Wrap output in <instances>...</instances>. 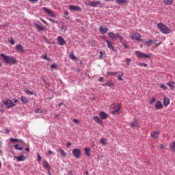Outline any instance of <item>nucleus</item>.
Segmentation results:
<instances>
[{"instance_id": "obj_1", "label": "nucleus", "mask_w": 175, "mask_h": 175, "mask_svg": "<svg viewBox=\"0 0 175 175\" xmlns=\"http://www.w3.org/2000/svg\"><path fill=\"white\" fill-rule=\"evenodd\" d=\"M0 56L5 64H8L9 65H16L17 64V59L13 56L6 55L3 53H1Z\"/></svg>"}, {"instance_id": "obj_2", "label": "nucleus", "mask_w": 175, "mask_h": 175, "mask_svg": "<svg viewBox=\"0 0 175 175\" xmlns=\"http://www.w3.org/2000/svg\"><path fill=\"white\" fill-rule=\"evenodd\" d=\"M157 28H159L161 32H162V33H164L165 35H167L171 32L170 29L162 23L157 24Z\"/></svg>"}, {"instance_id": "obj_3", "label": "nucleus", "mask_w": 175, "mask_h": 175, "mask_svg": "<svg viewBox=\"0 0 175 175\" xmlns=\"http://www.w3.org/2000/svg\"><path fill=\"white\" fill-rule=\"evenodd\" d=\"M120 110H121V105L120 104L112 105L111 106V113L112 114H116V115L120 114Z\"/></svg>"}, {"instance_id": "obj_4", "label": "nucleus", "mask_w": 175, "mask_h": 175, "mask_svg": "<svg viewBox=\"0 0 175 175\" xmlns=\"http://www.w3.org/2000/svg\"><path fill=\"white\" fill-rule=\"evenodd\" d=\"M135 54L137 57V58H143L144 59H146V58H148L150 59L151 58V54H146L143 52H141L140 51H135Z\"/></svg>"}, {"instance_id": "obj_5", "label": "nucleus", "mask_w": 175, "mask_h": 175, "mask_svg": "<svg viewBox=\"0 0 175 175\" xmlns=\"http://www.w3.org/2000/svg\"><path fill=\"white\" fill-rule=\"evenodd\" d=\"M3 103L5 105V109H12V107H14V106H16V104L13 103V101L10 99L3 100Z\"/></svg>"}, {"instance_id": "obj_6", "label": "nucleus", "mask_w": 175, "mask_h": 175, "mask_svg": "<svg viewBox=\"0 0 175 175\" xmlns=\"http://www.w3.org/2000/svg\"><path fill=\"white\" fill-rule=\"evenodd\" d=\"M108 36L112 40H118V39H119V38H120V36H121V35H120V33H115L113 32H109L108 33Z\"/></svg>"}, {"instance_id": "obj_7", "label": "nucleus", "mask_w": 175, "mask_h": 175, "mask_svg": "<svg viewBox=\"0 0 175 175\" xmlns=\"http://www.w3.org/2000/svg\"><path fill=\"white\" fill-rule=\"evenodd\" d=\"M72 154L77 159H80V157H81V150L79 148H75L72 150Z\"/></svg>"}, {"instance_id": "obj_8", "label": "nucleus", "mask_w": 175, "mask_h": 175, "mask_svg": "<svg viewBox=\"0 0 175 175\" xmlns=\"http://www.w3.org/2000/svg\"><path fill=\"white\" fill-rule=\"evenodd\" d=\"M130 36L132 38V39H135V40H140V42H143L142 36L139 33H132Z\"/></svg>"}, {"instance_id": "obj_9", "label": "nucleus", "mask_w": 175, "mask_h": 175, "mask_svg": "<svg viewBox=\"0 0 175 175\" xmlns=\"http://www.w3.org/2000/svg\"><path fill=\"white\" fill-rule=\"evenodd\" d=\"M103 39H104L105 42H106L107 44V47L110 49L112 50V51H115L114 46H113V42L111 41H109L106 38V37H103Z\"/></svg>"}, {"instance_id": "obj_10", "label": "nucleus", "mask_w": 175, "mask_h": 175, "mask_svg": "<svg viewBox=\"0 0 175 175\" xmlns=\"http://www.w3.org/2000/svg\"><path fill=\"white\" fill-rule=\"evenodd\" d=\"M42 10H44V12H46V14H49L50 17H55V14H54V12H53L51 10L48 9L46 7H43Z\"/></svg>"}, {"instance_id": "obj_11", "label": "nucleus", "mask_w": 175, "mask_h": 175, "mask_svg": "<svg viewBox=\"0 0 175 175\" xmlns=\"http://www.w3.org/2000/svg\"><path fill=\"white\" fill-rule=\"evenodd\" d=\"M57 42L59 46H64V44H66V41L62 38L61 36H57Z\"/></svg>"}, {"instance_id": "obj_12", "label": "nucleus", "mask_w": 175, "mask_h": 175, "mask_svg": "<svg viewBox=\"0 0 175 175\" xmlns=\"http://www.w3.org/2000/svg\"><path fill=\"white\" fill-rule=\"evenodd\" d=\"M154 107L157 110H161L163 107V104H162L161 100H157L155 103Z\"/></svg>"}, {"instance_id": "obj_13", "label": "nucleus", "mask_w": 175, "mask_h": 175, "mask_svg": "<svg viewBox=\"0 0 175 175\" xmlns=\"http://www.w3.org/2000/svg\"><path fill=\"white\" fill-rule=\"evenodd\" d=\"M86 5H88V6H92L93 8H95L98 6V5H102V3H100V1H90Z\"/></svg>"}, {"instance_id": "obj_14", "label": "nucleus", "mask_w": 175, "mask_h": 175, "mask_svg": "<svg viewBox=\"0 0 175 175\" xmlns=\"http://www.w3.org/2000/svg\"><path fill=\"white\" fill-rule=\"evenodd\" d=\"M99 117H100V120H106V118H107L109 117V115L107 113H106V112H105V111H100L99 113Z\"/></svg>"}, {"instance_id": "obj_15", "label": "nucleus", "mask_w": 175, "mask_h": 175, "mask_svg": "<svg viewBox=\"0 0 175 175\" xmlns=\"http://www.w3.org/2000/svg\"><path fill=\"white\" fill-rule=\"evenodd\" d=\"M131 128H140V126H139V122L137 121V119H135L133 122H132L131 124Z\"/></svg>"}, {"instance_id": "obj_16", "label": "nucleus", "mask_w": 175, "mask_h": 175, "mask_svg": "<svg viewBox=\"0 0 175 175\" xmlns=\"http://www.w3.org/2000/svg\"><path fill=\"white\" fill-rule=\"evenodd\" d=\"M70 10H74V12H81V8L77 5H70Z\"/></svg>"}, {"instance_id": "obj_17", "label": "nucleus", "mask_w": 175, "mask_h": 175, "mask_svg": "<svg viewBox=\"0 0 175 175\" xmlns=\"http://www.w3.org/2000/svg\"><path fill=\"white\" fill-rule=\"evenodd\" d=\"M98 31H100L101 33H107V32H109V29L105 26H100L98 29Z\"/></svg>"}, {"instance_id": "obj_18", "label": "nucleus", "mask_w": 175, "mask_h": 175, "mask_svg": "<svg viewBox=\"0 0 175 175\" xmlns=\"http://www.w3.org/2000/svg\"><path fill=\"white\" fill-rule=\"evenodd\" d=\"M150 136L151 137H152V139H158V137H159V132L158 131L152 132L150 133Z\"/></svg>"}, {"instance_id": "obj_19", "label": "nucleus", "mask_w": 175, "mask_h": 175, "mask_svg": "<svg viewBox=\"0 0 175 175\" xmlns=\"http://www.w3.org/2000/svg\"><path fill=\"white\" fill-rule=\"evenodd\" d=\"M16 51H21V53H24L25 50L21 44H16Z\"/></svg>"}, {"instance_id": "obj_20", "label": "nucleus", "mask_w": 175, "mask_h": 175, "mask_svg": "<svg viewBox=\"0 0 175 175\" xmlns=\"http://www.w3.org/2000/svg\"><path fill=\"white\" fill-rule=\"evenodd\" d=\"M14 158L17 159L18 162H23V161H25V156L21 155L19 157L15 156Z\"/></svg>"}, {"instance_id": "obj_21", "label": "nucleus", "mask_w": 175, "mask_h": 175, "mask_svg": "<svg viewBox=\"0 0 175 175\" xmlns=\"http://www.w3.org/2000/svg\"><path fill=\"white\" fill-rule=\"evenodd\" d=\"M42 166H44L46 170L50 171V165H49V162L47 161H44L42 163Z\"/></svg>"}, {"instance_id": "obj_22", "label": "nucleus", "mask_w": 175, "mask_h": 175, "mask_svg": "<svg viewBox=\"0 0 175 175\" xmlns=\"http://www.w3.org/2000/svg\"><path fill=\"white\" fill-rule=\"evenodd\" d=\"M116 84L111 81H107V83H105V84L103 85L104 87H114Z\"/></svg>"}, {"instance_id": "obj_23", "label": "nucleus", "mask_w": 175, "mask_h": 175, "mask_svg": "<svg viewBox=\"0 0 175 175\" xmlns=\"http://www.w3.org/2000/svg\"><path fill=\"white\" fill-rule=\"evenodd\" d=\"M34 27L38 30V31H44V27L43 26L40 25L38 23H34Z\"/></svg>"}, {"instance_id": "obj_24", "label": "nucleus", "mask_w": 175, "mask_h": 175, "mask_svg": "<svg viewBox=\"0 0 175 175\" xmlns=\"http://www.w3.org/2000/svg\"><path fill=\"white\" fill-rule=\"evenodd\" d=\"M128 0H116V3L118 5H124L125 3H128Z\"/></svg>"}, {"instance_id": "obj_25", "label": "nucleus", "mask_w": 175, "mask_h": 175, "mask_svg": "<svg viewBox=\"0 0 175 175\" xmlns=\"http://www.w3.org/2000/svg\"><path fill=\"white\" fill-rule=\"evenodd\" d=\"M10 140L11 143H23V141L19 139L10 138Z\"/></svg>"}, {"instance_id": "obj_26", "label": "nucleus", "mask_w": 175, "mask_h": 175, "mask_svg": "<svg viewBox=\"0 0 175 175\" xmlns=\"http://www.w3.org/2000/svg\"><path fill=\"white\" fill-rule=\"evenodd\" d=\"M93 120H94V121H95L96 122H97V124H99V125H102V120H100V119L99 118V117H98V116H94V117H93Z\"/></svg>"}, {"instance_id": "obj_27", "label": "nucleus", "mask_w": 175, "mask_h": 175, "mask_svg": "<svg viewBox=\"0 0 175 175\" xmlns=\"http://www.w3.org/2000/svg\"><path fill=\"white\" fill-rule=\"evenodd\" d=\"M169 103H170V100L167 97H164L163 98V105L164 106H169Z\"/></svg>"}, {"instance_id": "obj_28", "label": "nucleus", "mask_w": 175, "mask_h": 175, "mask_svg": "<svg viewBox=\"0 0 175 175\" xmlns=\"http://www.w3.org/2000/svg\"><path fill=\"white\" fill-rule=\"evenodd\" d=\"M85 153L87 155V157H91V149L90 148H85Z\"/></svg>"}, {"instance_id": "obj_29", "label": "nucleus", "mask_w": 175, "mask_h": 175, "mask_svg": "<svg viewBox=\"0 0 175 175\" xmlns=\"http://www.w3.org/2000/svg\"><path fill=\"white\" fill-rule=\"evenodd\" d=\"M14 147L15 150H17L18 151H23V148L20 146L19 144H16V145H14Z\"/></svg>"}, {"instance_id": "obj_30", "label": "nucleus", "mask_w": 175, "mask_h": 175, "mask_svg": "<svg viewBox=\"0 0 175 175\" xmlns=\"http://www.w3.org/2000/svg\"><path fill=\"white\" fill-rule=\"evenodd\" d=\"M100 143H101V144L103 146H106V144H107V142L106 141V138H101L100 139Z\"/></svg>"}, {"instance_id": "obj_31", "label": "nucleus", "mask_w": 175, "mask_h": 175, "mask_svg": "<svg viewBox=\"0 0 175 175\" xmlns=\"http://www.w3.org/2000/svg\"><path fill=\"white\" fill-rule=\"evenodd\" d=\"M119 39H120V43H122V44H125L126 43L125 38H124V37H122V36H120Z\"/></svg>"}, {"instance_id": "obj_32", "label": "nucleus", "mask_w": 175, "mask_h": 175, "mask_svg": "<svg viewBox=\"0 0 175 175\" xmlns=\"http://www.w3.org/2000/svg\"><path fill=\"white\" fill-rule=\"evenodd\" d=\"M21 102H22V103H24L25 105V103H28V98H26L25 97L22 96H21Z\"/></svg>"}, {"instance_id": "obj_33", "label": "nucleus", "mask_w": 175, "mask_h": 175, "mask_svg": "<svg viewBox=\"0 0 175 175\" xmlns=\"http://www.w3.org/2000/svg\"><path fill=\"white\" fill-rule=\"evenodd\" d=\"M107 75H108V76H116V75H118V72H107Z\"/></svg>"}, {"instance_id": "obj_34", "label": "nucleus", "mask_w": 175, "mask_h": 175, "mask_svg": "<svg viewBox=\"0 0 175 175\" xmlns=\"http://www.w3.org/2000/svg\"><path fill=\"white\" fill-rule=\"evenodd\" d=\"M173 84L174 83H172V81L167 83V85H168V87H170L172 90H174V85Z\"/></svg>"}, {"instance_id": "obj_35", "label": "nucleus", "mask_w": 175, "mask_h": 175, "mask_svg": "<svg viewBox=\"0 0 175 175\" xmlns=\"http://www.w3.org/2000/svg\"><path fill=\"white\" fill-rule=\"evenodd\" d=\"M60 28V31H62V32H66V26L65 25H62L61 27H59Z\"/></svg>"}, {"instance_id": "obj_36", "label": "nucleus", "mask_w": 175, "mask_h": 175, "mask_svg": "<svg viewBox=\"0 0 175 175\" xmlns=\"http://www.w3.org/2000/svg\"><path fill=\"white\" fill-rule=\"evenodd\" d=\"M154 43V40H149L146 42V46H151Z\"/></svg>"}, {"instance_id": "obj_37", "label": "nucleus", "mask_w": 175, "mask_h": 175, "mask_svg": "<svg viewBox=\"0 0 175 175\" xmlns=\"http://www.w3.org/2000/svg\"><path fill=\"white\" fill-rule=\"evenodd\" d=\"M69 57L71 59H76V56H75V53H73V52H71L70 54L69 55Z\"/></svg>"}, {"instance_id": "obj_38", "label": "nucleus", "mask_w": 175, "mask_h": 175, "mask_svg": "<svg viewBox=\"0 0 175 175\" xmlns=\"http://www.w3.org/2000/svg\"><path fill=\"white\" fill-rule=\"evenodd\" d=\"M8 43H10V44H16V42H14V39H13V38L8 40Z\"/></svg>"}, {"instance_id": "obj_39", "label": "nucleus", "mask_w": 175, "mask_h": 175, "mask_svg": "<svg viewBox=\"0 0 175 175\" xmlns=\"http://www.w3.org/2000/svg\"><path fill=\"white\" fill-rule=\"evenodd\" d=\"M164 2L166 5H172L173 0H164Z\"/></svg>"}, {"instance_id": "obj_40", "label": "nucleus", "mask_w": 175, "mask_h": 175, "mask_svg": "<svg viewBox=\"0 0 175 175\" xmlns=\"http://www.w3.org/2000/svg\"><path fill=\"white\" fill-rule=\"evenodd\" d=\"M122 76H124V72H122L121 75H118V80H119L120 81H122V80H124L122 77Z\"/></svg>"}, {"instance_id": "obj_41", "label": "nucleus", "mask_w": 175, "mask_h": 175, "mask_svg": "<svg viewBox=\"0 0 175 175\" xmlns=\"http://www.w3.org/2000/svg\"><path fill=\"white\" fill-rule=\"evenodd\" d=\"M60 154H62V157H66V152L62 149H60Z\"/></svg>"}, {"instance_id": "obj_42", "label": "nucleus", "mask_w": 175, "mask_h": 175, "mask_svg": "<svg viewBox=\"0 0 175 175\" xmlns=\"http://www.w3.org/2000/svg\"><path fill=\"white\" fill-rule=\"evenodd\" d=\"M57 68H58V65L55 64H53L51 66V69H57Z\"/></svg>"}, {"instance_id": "obj_43", "label": "nucleus", "mask_w": 175, "mask_h": 175, "mask_svg": "<svg viewBox=\"0 0 175 175\" xmlns=\"http://www.w3.org/2000/svg\"><path fill=\"white\" fill-rule=\"evenodd\" d=\"M156 100H157V98H155V97L152 98L150 101V105H152V103H154V102Z\"/></svg>"}, {"instance_id": "obj_44", "label": "nucleus", "mask_w": 175, "mask_h": 175, "mask_svg": "<svg viewBox=\"0 0 175 175\" xmlns=\"http://www.w3.org/2000/svg\"><path fill=\"white\" fill-rule=\"evenodd\" d=\"M131 61H132V59H131L129 58H126L125 59V63L126 64V65H129V64H131Z\"/></svg>"}, {"instance_id": "obj_45", "label": "nucleus", "mask_w": 175, "mask_h": 175, "mask_svg": "<svg viewBox=\"0 0 175 175\" xmlns=\"http://www.w3.org/2000/svg\"><path fill=\"white\" fill-rule=\"evenodd\" d=\"M160 88L163 90H167V86H166L165 84H161Z\"/></svg>"}, {"instance_id": "obj_46", "label": "nucleus", "mask_w": 175, "mask_h": 175, "mask_svg": "<svg viewBox=\"0 0 175 175\" xmlns=\"http://www.w3.org/2000/svg\"><path fill=\"white\" fill-rule=\"evenodd\" d=\"M25 93L27 95H33V92H31V90H26Z\"/></svg>"}, {"instance_id": "obj_47", "label": "nucleus", "mask_w": 175, "mask_h": 175, "mask_svg": "<svg viewBox=\"0 0 175 175\" xmlns=\"http://www.w3.org/2000/svg\"><path fill=\"white\" fill-rule=\"evenodd\" d=\"M48 20H49V21H51V23H53V24L54 23H57L58 22L57 21H54V20H53V19H51V18H48Z\"/></svg>"}, {"instance_id": "obj_48", "label": "nucleus", "mask_w": 175, "mask_h": 175, "mask_svg": "<svg viewBox=\"0 0 175 175\" xmlns=\"http://www.w3.org/2000/svg\"><path fill=\"white\" fill-rule=\"evenodd\" d=\"M147 64H146V63H141L140 64H139V66H144V68H147Z\"/></svg>"}, {"instance_id": "obj_49", "label": "nucleus", "mask_w": 175, "mask_h": 175, "mask_svg": "<svg viewBox=\"0 0 175 175\" xmlns=\"http://www.w3.org/2000/svg\"><path fill=\"white\" fill-rule=\"evenodd\" d=\"M159 147L161 150H165V146H163V144H160Z\"/></svg>"}, {"instance_id": "obj_50", "label": "nucleus", "mask_w": 175, "mask_h": 175, "mask_svg": "<svg viewBox=\"0 0 175 175\" xmlns=\"http://www.w3.org/2000/svg\"><path fill=\"white\" fill-rule=\"evenodd\" d=\"M4 131H0V132H3V133H9V130L8 129H5L3 130Z\"/></svg>"}, {"instance_id": "obj_51", "label": "nucleus", "mask_w": 175, "mask_h": 175, "mask_svg": "<svg viewBox=\"0 0 175 175\" xmlns=\"http://www.w3.org/2000/svg\"><path fill=\"white\" fill-rule=\"evenodd\" d=\"M42 58H43L44 59H47V54L44 55L42 56Z\"/></svg>"}, {"instance_id": "obj_52", "label": "nucleus", "mask_w": 175, "mask_h": 175, "mask_svg": "<svg viewBox=\"0 0 175 175\" xmlns=\"http://www.w3.org/2000/svg\"><path fill=\"white\" fill-rule=\"evenodd\" d=\"M64 14L65 16H68V15H69V12L65 11V12H64Z\"/></svg>"}, {"instance_id": "obj_53", "label": "nucleus", "mask_w": 175, "mask_h": 175, "mask_svg": "<svg viewBox=\"0 0 175 175\" xmlns=\"http://www.w3.org/2000/svg\"><path fill=\"white\" fill-rule=\"evenodd\" d=\"M38 161H40L42 159V157L39 155V153H38Z\"/></svg>"}, {"instance_id": "obj_54", "label": "nucleus", "mask_w": 175, "mask_h": 175, "mask_svg": "<svg viewBox=\"0 0 175 175\" xmlns=\"http://www.w3.org/2000/svg\"><path fill=\"white\" fill-rule=\"evenodd\" d=\"M73 122H75V124H77L79 122V120H77V119H74Z\"/></svg>"}, {"instance_id": "obj_55", "label": "nucleus", "mask_w": 175, "mask_h": 175, "mask_svg": "<svg viewBox=\"0 0 175 175\" xmlns=\"http://www.w3.org/2000/svg\"><path fill=\"white\" fill-rule=\"evenodd\" d=\"M67 174H70V175L72 174V170H68V171L67 172Z\"/></svg>"}, {"instance_id": "obj_56", "label": "nucleus", "mask_w": 175, "mask_h": 175, "mask_svg": "<svg viewBox=\"0 0 175 175\" xmlns=\"http://www.w3.org/2000/svg\"><path fill=\"white\" fill-rule=\"evenodd\" d=\"M70 146H72V143L68 142V144H67L68 148H69V147H70Z\"/></svg>"}, {"instance_id": "obj_57", "label": "nucleus", "mask_w": 175, "mask_h": 175, "mask_svg": "<svg viewBox=\"0 0 175 175\" xmlns=\"http://www.w3.org/2000/svg\"><path fill=\"white\" fill-rule=\"evenodd\" d=\"M49 154L50 155H53V154H54V152H53V151H51V150H49Z\"/></svg>"}, {"instance_id": "obj_58", "label": "nucleus", "mask_w": 175, "mask_h": 175, "mask_svg": "<svg viewBox=\"0 0 175 175\" xmlns=\"http://www.w3.org/2000/svg\"><path fill=\"white\" fill-rule=\"evenodd\" d=\"M100 58L102 59V55H103V52L100 51Z\"/></svg>"}, {"instance_id": "obj_59", "label": "nucleus", "mask_w": 175, "mask_h": 175, "mask_svg": "<svg viewBox=\"0 0 175 175\" xmlns=\"http://www.w3.org/2000/svg\"><path fill=\"white\" fill-rule=\"evenodd\" d=\"M29 2H38L39 0H28Z\"/></svg>"}, {"instance_id": "obj_60", "label": "nucleus", "mask_w": 175, "mask_h": 175, "mask_svg": "<svg viewBox=\"0 0 175 175\" xmlns=\"http://www.w3.org/2000/svg\"><path fill=\"white\" fill-rule=\"evenodd\" d=\"M17 102H18V100H14V105H15V106H16V105L17 104Z\"/></svg>"}, {"instance_id": "obj_61", "label": "nucleus", "mask_w": 175, "mask_h": 175, "mask_svg": "<svg viewBox=\"0 0 175 175\" xmlns=\"http://www.w3.org/2000/svg\"><path fill=\"white\" fill-rule=\"evenodd\" d=\"M41 21L42 23H44V24H47V22H46V21L43 20V19H41Z\"/></svg>"}, {"instance_id": "obj_62", "label": "nucleus", "mask_w": 175, "mask_h": 175, "mask_svg": "<svg viewBox=\"0 0 175 175\" xmlns=\"http://www.w3.org/2000/svg\"><path fill=\"white\" fill-rule=\"evenodd\" d=\"M99 81H103V77H100Z\"/></svg>"}, {"instance_id": "obj_63", "label": "nucleus", "mask_w": 175, "mask_h": 175, "mask_svg": "<svg viewBox=\"0 0 175 175\" xmlns=\"http://www.w3.org/2000/svg\"><path fill=\"white\" fill-rule=\"evenodd\" d=\"M25 151H27V152H29V148H26Z\"/></svg>"}, {"instance_id": "obj_64", "label": "nucleus", "mask_w": 175, "mask_h": 175, "mask_svg": "<svg viewBox=\"0 0 175 175\" xmlns=\"http://www.w3.org/2000/svg\"><path fill=\"white\" fill-rule=\"evenodd\" d=\"M122 45L124 46V47L125 49H128V46H126V44H123Z\"/></svg>"}]
</instances>
